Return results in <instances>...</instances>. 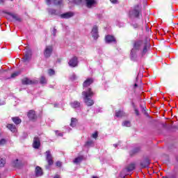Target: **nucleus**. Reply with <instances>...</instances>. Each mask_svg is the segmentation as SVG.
<instances>
[{
  "label": "nucleus",
  "mask_w": 178,
  "mask_h": 178,
  "mask_svg": "<svg viewBox=\"0 0 178 178\" xmlns=\"http://www.w3.org/2000/svg\"><path fill=\"white\" fill-rule=\"evenodd\" d=\"M31 51L30 50H27L26 51L25 56L23 58V61L24 62H29V60H30V59H31Z\"/></svg>",
  "instance_id": "ddd939ff"
},
{
  "label": "nucleus",
  "mask_w": 178,
  "mask_h": 178,
  "mask_svg": "<svg viewBox=\"0 0 178 178\" xmlns=\"http://www.w3.org/2000/svg\"><path fill=\"white\" fill-rule=\"evenodd\" d=\"M48 74L49 76H54L55 74V70H52V69H49L48 70Z\"/></svg>",
  "instance_id": "7c9ffc66"
},
{
  "label": "nucleus",
  "mask_w": 178,
  "mask_h": 178,
  "mask_svg": "<svg viewBox=\"0 0 178 178\" xmlns=\"http://www.w3.org/2000/svg\"><path fill=\"white\" fill-rule=\"evenodd\" d=\"M5 144H6V140L5 139L0 140V145H5Z\"/></svg>",
  "instance_id": "c9c22d12"
},
{
  "label": "nucleus",
  "mask_w": 178,
  "mask_h": 178,
  "mask_svg": "<svg viewBox=\"0 0 178 178\" xmlns=\"http://www.w3.org/2000/svg\"><path fill=\"white\" fill-rule=\"evenodd\" d=\"M47 5L49 6L51 3H54L55 5H58V6H62L63 5V1H46Z\"/></svg>",
  "instance_id": "dca6fc26"
},
{
  "label": "nucleus",
  "mask_w": 178,
  "mask_h": 178,
  "mask_svg": "<svg viewBox=\"0 0 178 178\" xmlns=\"http://www.w3.org/2000/svg\"><path fill=\"white\" fill-rule=\"evenodd\" d=\"M110 1H116V0H110Z\"/></svg>",
  "instance_id": "4d7b16f0"
},
{
  "label": "nucleus",
  "mask_w": 178,
  "mask_h": 178,
  "mask_svg": "<svg viewBox=\"0 0 178 178\" xmlns=\"http://www.w3.org/2000/svg\"><path fill=\"white\" fill-rule=\"evenodd\" d=\"M123 127H130L131 126V122L129 120H125L122 122Z\"/></svg>",
  "instance_id": "bb28decb"
},
{
  "label": "nucleus",
  "mask_w": 178,
  "mask_h": 178,
  "mask_svg": "<svg viewBox=\"0 0 178 178\" xmlns=\"http://www.w3.org/2000/svg\"><path fill=\"white\" fill-rule=\"evenodd\" d=\"M40 145H41V143L40 142V138L38 137H35L33 138V147L35 149H38L40 148Z\"/></svg>",
  "instance_id": "9d476101"
},
{
  "label": "nucleus",
  "mask_w": 178,
  "mask_h": 178,
  "mask_svg": "<svg viewBox=\"0 0 178 178\" xmlns=\"http://www.w3.org/2000/svg\"><path fill=\"white\" fill-rule=\"evenodd\" d=\"M113 145L115 148H117L119 146V143L113 144Z\"/></svg>",
  "instance_id": "de8ad7c7"
},
{
  "label": "nucleus",
  "mask_w": 178,
  "mask_h": 178,
  "mask_svg": "<svg viewBox=\"0 0 178 178\" xmlns=\"http://www.w3.org/2000/svg\"><path fill=\"white\" fill-rule=\"evenodd\" d=\"M92 138H97V137H98V133H94L92 134Z\"/></svg>",
  "instance_id": "79ce46f5"
},
{
  "label": "nucleus",
  "mask_w": 178,
  "mask_h": 178,
  "mask_svg": "<svg viewBox=\"0 0 178 178\" xmlns=\"http://www.w3.org/2000/svg\"><path fill=\"white\" fill-rule=\"evenodd\" d=\"M93 83L94 79L92 78L86 79L83 83V91H86L87 90H88L90 88L88 87H90V86H91V84H92Z\"/></svg>",
  "instance_id": "423d86ee"
},
{
  "label": "nucleus",
  "mask_w": 178,
  "mask_h": 178,
  "mask_svg": "<svg viewBox=\"0 0 178 178\" xmlns=\"http://www.w3.org/2000/svg\"><path fill=\"white\" fill-rule=\"evenodd\" d=\"M97 5V1H86V6L87 8H92Z\"/></svg>",
  "instance_id": "a211bd4d"
},
{
  "label": "nucleus",
  "mask_w": 178,
  "mask_h": 178,
  "mask_svg": "<svg viewBox=\"0 0 178 178\" xmlns=\"http://www.w3.org/2000/svg\"><path fill=\"white\" fill-rule=\"evenodd\" d=\"M17 76H19V72H16L11 74V79H15V77H17Z\"/></svg>",
  "instance_id": "f704fd0d"
},
{
  "label": "nucleus",
  "mask_w": 178,
  "mask_h": 178,
  "mask_svg": "<svg viewBox=\"0 0 178 178\" xmlns=\"http://www.w3.org/2000/svg\"><path fill=\"white\" fill-rule=\"evenodd\" d=\"M132 26L134 29H137V27H138V25L137 24H134Z\"/></svg>",
  "instance_id": "49530a36"
},
{
  "label": "nucleus",
  "mask_w": 178,
  "mask_h": 178,
  "mask_svg": "<svg viewBox=\"0 0 178 178\" xmlns=\"http://www.w3.org/2000/svg\"><path fill=\"white\" fill-rule=\"evenodd\" d=\"M163 178H168V177H163Z\"/></svg>",
  "instance_id": "6e6d98bb"
},
{
  "label": "nucleus",
  "mask_w": 178,
  "mask_h": 178,
  "mask_svg": "<svg viewBox=\"0 0 178 178\" xmlns=\"http://www.w3.org/2000/svg\"><path fill=\"white\" fill-rule=\"evenodd\" d=\"M84 157H83V156H79L78 157L75 158L73 160L74 163H75L76 165H79V163H80Z\"/></svg>",
  "instance_id": "412c9836"
},
{
  "label": "nucleus",
  "mask_w": 178,
  "mask_h": 178,
  "mask_svg": "<svg viewBox=\"0 0 178 178\" xmlns=\"http://www.w3.org/2000/svg\"><path fill=\"white\" fill-rule=\"evenodd\" d=\"M138 151H140V148H136V149L134 150V152H138Z\"/></svg>",
  "instance_id": "8fccbe9b"
},
{
  "label": "nucleus",
  "mask_w": 178,
  "mask_h": 178,
  "mask_svg": "<svg viewBox=\"0 0 178 178\" xmlns=\"http://www.w3.org/2000/svg\"><path fill=\"white\" fill-rule=\"evenodd\" d=\"M6 163V160L3 158H0V168H3Z\"/></svg>",
  "instance_id": "c85d7f7f"
},
{
  "label": "nucleus",
  "mask_w": 178,
  "mask_h": 178,
  "mask_svg": "<svg viewBox=\"0 0 178 178\" xmlns=\"http://www.w3.org/2000/svg\"><path fill=\"white\" fill-rule=\"evenodd\" d=\"M5 104H6L5 100L0 99V106H2V105H5Z\"/></svg>",
  "instance_id": "a19ab883"
},
{
  "label": "nucleus",
  "mask_w": 178,
  "mask_h": 178,
  "mask_svg": "<svg viewBox=\"0 0 178 178\" xmlns=\"http://www.w3.org/2000/svg\"><path fill=\"white\" fill-rule=\"evenodd\" d=\"M135 113L136 116H138L140 115V113L138 112V110L137 108H134Z\"/></svg>",
  "instance_id": "c03bdc74"
},
{
  "label": "nucleus",
  "mask_w": 178,
  "mask_h": 178,
  "mask_svg": "<svg viewBox=\"0 0 178 178\" xmlns=\"http://www.w3.org/2000/svg\"><path fill=\"white\" fill-rule=\"evenodd\" d=\"M68 65L70 67H77L79 66V58L77 57H72L68 62Z\"/></svg>",
  "instance_id": "0eeeda50"
},
{
  "label": "nucleus",
  "mask_w": 178,
  "mask_h": 178,
  "mask_svg": "<svg viewBox=\"0 0 178 178\" xmlns=\"http://www.w3.org/2000/svg\"><path fill=\"white\" fill-rule=\"evenodd\" d=\"M117 26H118V27H124V23L118 22V23L117 24Z\"/></svg>",
  "instance_id": "e433bc0d"
},
{
  "label": "nucleus",
  "mask_w": 178,
  "mask_h": 178,
  "mask_svg": "<svg viewBox=\"0 0 178 178\" xmlns=\"http://www.w3.org/2000/svg\"><path fill=\"white\" fill-rule=\"evenodd\" d=\"M7 128H8L12 131V133H16V131H17V129L16 128V126H15L13 124H7Z\"/></svg>",
  "instance_id": "6ab92c4d"
},
{
  "label": "nucleus",
  "mask_w": 178,
  "mask_h": 178,
  "mask_svg": "<svg viewBox=\"0 0 178 178\" xmlns=\"http://www.w3.org/2000/svg\"><path fill=\"white\" fill-rule=\"evenodd\" d=\"M111 5H118L119 3L118 1H111Z\"/></svg>",
  "instance_id": "58836bf2"
},
{
  "label": "nucleus",
  "mask_w": 178,
  "mask_h": 178,
  "mask_svg": "<svg viewBox=\"0 0 178 178\" xmlns=\"http://www.w3.org/2000/svg\"><path fill=\"white\" fill-rule=\"evenodd\" d=\"M136 168V164L131 163L128 165L121 172L120 176L122 178H124V176H127L129 175V172H132V170H134Z\"/></svg>",
  "instance_id": "20e7f679"
},
{
  "label": "nucleus",
  "mask_w": 178,
  "mask_h": 178,
  "mask_svg": "<svg viewBox=\"0 0 178 178\" xmlns=\"http://www.w3.org/2000/svg\"><path fill=\"white\" fill-rule=\"evenodd\" d=\"M28 117L29 119H31V120H34V119H35V118H37V115H35V111L31 110L28 113Z\"/></svg>",
  "instance_id": "f3484780"
},
{
  "label": "nucleus",
  "mask_w": 178,
  "mask_h": 178,
  "mask_svg": "<svg viewBox=\"0 0 178 178\" xmlns=\"http://www.w3.org/2000/svg\"><path fill=\"white\" fill-rule=\"evenodd\" d=\"M70 105H71L72 108H73L74 109H78V110L81 109V104H80L79 102L74 101L70 103Z\"/></svg>",
  "instance_id": "2eb2a0df"
},
{
  "label": "nucleus",
  "mask_w": 178,
  "mask_h": 178,
  "mask_svg": "<svg viewBox=\"0 0 178 178\" xmlns=\"http://www.w3.org/2000/svg\"><path fill=\"white\" fill-rule=\"evenodd\" d=\"M52 52H54V46L51 44L46 46L44 50V58H51Z\"/></svg>",
  "instance_id": "39448f33"
},
{
  "label": "nucleus",
  "mask_w": 178,
  "mask_h": 178,
  "mask_svg": "<svg viewBox=\"0 0 178 178\" xmlns=\"http://www.w3.org/2000/svg\"><path fill=\"white\" fill-rule=\"evenodd\" d=\"M52 35H54V37H55V35H56V29L55 28H54V29L52 31Z\"/></svg>",
  "instance_id": "37998d69"
},
{
  "label": "nucleus",
  "mask_w": 178,
  "mask_h": 178,
  "mask_svg": "<svg viewBox=\"0 0 178 178\" xmlns=\"http://www.w3.org/2000/svg\"><path fill=\"white\" fill-rule=\"evenodd\" d=\"M70 80H72V81H74V80H77V76L76 75V74H72L70 76Z\"/></svg>",
  "instance_id": "2f4dec72"
},
{
  "label": "nucleus",
  "mask_w": 178,
  "mask_h": 178,
  "mask_svg": "<svg viewBox=\"0 0 178 178\" xmlns=\"http://www.w3.org/2000/svg\"><path fill=\"white\" fill-rule=\"evenodd\" d=\"M91 35L93 38V40H98L99 35L98 34V26H94L92 31H91Z\"/></svg>",
  "instance_id": "6e6552de"
},
{
  "label": "nucleus",
  "mask_w": 178,
  "mask_h": 178,
  "mask_svg": "<svg viewBox=\"0 0 178 178\" xmlns=\"http://www.w3.org/2000/svg\"><path fill=\"white\" fill-rule=\"evenodd\" d=\"M10 17H12V19H13V20L15 22H22V19H20L17 15L11 14Z\"/></svg>",
  "instance_id": "a878e982"
},
{
  "label": "nucleus",
  "mask_w": 178,
  "mask_h": 178,
  "mask_svg": "<svg viewBox=\"0 0 178 178\" xmlns=\"http://www.w3.org/2000/svg\"><path fill=\"white\" fill-rule=\"evenodd\" d=\"M49 13L50 15H55V13H56V10L50 8V9H49Z\"/></svg>",
  "instance_id": "72a5a7b5"
},
{
  "label": "nucleus",
  "mask_w": 178,
  "mask_h": 178,
  "mask_svg": "<svg viewBox=\"0 0 178 178\" xmlns=\"http://www.w3.org/2000/svg\"><path fill=\"white\" fill-rule=\"evenodd\" d=\"M54 178H60V175H56Z\"/></svg>",
  "instance_id": "09e8293b"
},
{
  "label": "nucleus",
  "mask_w": 178,
  "mask_h": 178,
  "mask_svg": "<svg viewBox=\"0 0 178 178\" xmlns=\"http://www.w3.org/2000/svg\"><path fill=\"white\" fill-rule=\"evenodd\" d=\"M76 3H77L76 1H72L69 2V5H76Z\"/></svg>",
  "instance_id": "a18cd8bd"
},
{
  "label": "nucleus",
  "mask_w": 178,
  "mask_h": 178,
  "mask_svg": "<svg viewBox=\"0 0 178 178\" xmlns=\"http://www.w3.org/2000/svg\"><path fill=\"white\" fill-rule=\"evenodd\" d=\"M45 154H46V159L49 165H52L54 163V161L52 160V154H51V152L48 150L45 152Z\"/></svg>",
  "instance_id": "9b49d317"
},
{
  "label": "nucleus",
  "mask_w": 178,
  "mask_h": 178,
  "mask_svg": "<svg viewBox=\"0 0 178 178\" xmlns=\"http://www.w3.org/2000/svg\"><path fill=\"white\" fill-rule=\"evenodd\" d=\"M73 16H74V13L73 12H67L60 15L61 19H70Z\"/></svg>",
  "instance_id": "f8f14e48"
},
{
  "label": "nucleus",
  "mask_w": 178,
  "mask_h": 178,
  "mask_svg": "<svg viewBox=\"0 0 178 178\" xmlns=\"http://www.w3.org/2000/svg\"><path fill=\"white\" fill-rule=\"evenodd\" d=\"M149 165V160L148 159H145L140 163V165L142 166V168H148Z\"/></svg>",
  "instance_id": "4be33fe9"
},
{
  "label": "nucleus",
  "mask_w": 178,
  "mask_h": 178,
  "mask_svg": "<svg viewBox=\"0 0 178 178\" xmlns=\"http://www.w3.org/2000/svg\"><path fill=\"white\" fill-rule=\"evenodd\" d=\"M56 166H58V168H60V167L62 166V162H60V161H57V162L56 163Z\"/></svg>",
  "instance_id": "ea45409f"
},
{
  "label": "nucleus",
  "mask_w": 178,
  "mask_h": 178,
  "mask_svg": "<svg viewBox=\"0 0 178 178\" xmlns=\"http://www.w3.org/2000/svg\"><path fill=\"white\" fill-rule=\"evenodd\" d=\"M35 175L38 177H40V176H42V169H41L40 166H37L35 168Z\"/></svg>",
  "instance_id": "aec40b11"
},
{
  "label": "nucleus",
  "mask_w": 178,
  "mask_h": 178,
  "mask_svg": "<svg viewBox=\"0 0 178 178\" xmlns=\"http://www.w3.org/2000/svg\"><path fill=\"white\" fill-rule=\"evenodd\" d=\"M141 15V6L137 5L134 7L133 10L129 11V16L130 19H134V17H139Z\"/></svg>",
  "instance_id": "7ed1b4c3"
},
{
  "label": "nucleus",
  "mask_w": 178,
  "mask_h": 178,
  "mask_svg": "<svg viewBox=\"0 0 178 178\" xmlns=\"http://www.w3.org/2000/svg\"><path fill=\"white\" fill-rule=\"evenodd\" d=\"M105 40H106V44H116V39L115 38V37L111 35H107L105 37Z\"/></svg>",
  "instance_id": "1a4fd4ad"
},
{
  "label": "nucleus",
  "mask_w": 178,
  "mask_h": 178,
  "mask_svg": "<svg viewBox=\"0 0 178 178\" xmlns=\"http://www.w3.org/2000/svg\"><path fill=\"white\" fill-rule=\"evenodd\" d=\"M92 178H98L97 177H93Z\"/></svg>",
  "instance_id": "5fc2aeb1"
},
{
  "label": "nucleus",
  "mask_w": 178,
  "mask_h": 178,
  "mask_svg": "<svg viewBox=\"0 0 178 178\" xmlns=\"http://www.w3.org/2000/svg\"><path fill=\"white\" fill-rule=\"evenodd\" d=\"M12 120L15 124H20L22 123V120L19 117L13 118Z\"/></svg>",
  "instance_id": "5701e85b"
},
{
  "label": "nucleus",
  "mask_w": 178,
  "mask_h": 178,
  "mask_svg": "<svg viewBox=\"0 0 178 178\" xmlns=\"http://www.w3.org/2000/svg\"><path fill=\"white\" fill-rule=\"evenodd\" d=\"M136 87H138L137 83H135V84H134V88H136Z\"/></svg>",
  "instance_id": "3c124183"
},
{
  "label": "nucleus",
  "mask_w": 178,
  "mask_h": 178,
  "mask_svg": "<svg viewBox=\"0 0 178 178\" xmlns=\"http://www.w3.org/2000/svg\"><path fill=\"white\" fill-rule=\"evenodd\" d=\"M22 84H34V81L29 79L28 78H25L22 80Z\"/></svg>",
  "instance_id": "b1692460"
},
{
  "label": "nucleus",
  "mask_w": 178,
  "mask_h": 178,
  "mask_svg": "<svg viewBox=\"0 0 178 178\" xmlns=\"http://www.w3.org/2000/svg\"><path fill=\"white\" fill-rule=\"evenodd\" d=\"M92 144H94V142L92 140H88V142H86V146L91 147V145H92Z\"/></svg>",
  "instance_id": "473e14b6"
},
{
  "label": "nucleus",
  "mask_w": 178,
  "mask_h": 178,
  "mask_svg": "<svg viewBox=\"0 0 178 178\" xmlns=\"http://www.w3.org/2000/svg\"><path fill=\"white\" fill-rule=\"evenodd\" d=\"M13 166H15V168H20V166H22V163L19 162V159H16L13 162Z\"/></svg>",
  "instance_id": "cd10ccee"
},
{
  "label": "nucleus",
  "mask_w": 178,
  "mask_h": 178,
  "mask_svg": "<svg viewBox=\"0 0 178 178\" xmlns=\"http://www.w3.org/2000/svg\"><path fill=\"white\" fill-rule=\"evenodd\" d=\"M0 3H3V1H0Z\"/></svg>",
  "instance_id": "864d4df0"
},
{
  "label": "nucleus",
  "mask_w": 178,
  "mask_h": 178,
  "mask_svg": "<svg viewBox=\"0 0 178 178\" xmlns=\"http://www.w3.org/2000/svg\"><path fill=\"white\" fill-rule=\"evenodd\" d=\"M76 124H77V120L74 118H71V123L70 126H71V127H76Z\"/></svg>",
  "instance_id": "393cba45"
},
{
  "label": "nucleus",
  "mask_w": 178,
  "mask_h": 178,
  "mask_svg": "<svg viewBox=\"0 0 178 178\" xmlns=\"http://www.w3.org/2000/svg\"><path fill=\"white\" fill-rule=\"evenodd\" d=\"M115 118H124L127 116V114L122 110L116 111L115 113Z\"/></svg>",
  "instance_id": "4468645a"
},
{
  "label": "nucleus",
  "mask_w": 178,
  "mask_h": 178,
  "mask_svg": "<svg viewBox=\"0 0 178 178\" xmlns=\"http://www.w3.org/2000/svg\"><path fill=\"white\" fill-rule=\"evenodd\" d=\"M55 134L58 136V137H62L63 136L62 133L59 132V131H55Z\"/></svg>",
  "instance_id": "4c0bfd02"
},
{
  "label": "nucleus",
  "mask_w": 178,
  "mask_h": 178,
  "mask_svg": "<svg viewBox=\"0 0 178 178\" xmlns=\"http://www.w3.org/2000/svg\"><path fill=\"white\" fill-rule=\"evenodd\" d=\"M40 84H47V79L44 76H41L40 78Z\"/></svg>",
  "instance_id": "c756f323"
},
{
  "label": "nucleus",
  "mask_w": 178,
  "mask_h": 178,
  "mask_svg": "<svg viewBox=\"0 0 178 178\" xmlns=\"http://www.w3.org/2000/svg\"><path fill=\"white\" fill-rule=\"evenodd\" d=\"M82 97L83 98L84 103L87 106H92L94 105V100H92V97H94V92L89 88L86 90L82 92Z\"/></svg>",
  "instance_id": "f03ea898"
},
{
  "label": "nucleus",
  "mask_w": 178,
  "mask_h": 178,
  "mask_svg": "<svg viewBox=\"0 0 178 178\" xmlns=\"http://www.w3.org/2000/svg\"><path fill=\"white\" fill-rule=\"evenodd\" d=\"M149 49V43L145 40H139L135 42L134 47L131 51V60L137 62L138 59L143 58L147 54Z\"/></svg>",
  "instance_id": "f257e3e1"
},
{
  "label": "nucleus",
  "mask_w": 178,
  "mask_h": 178,
  "mask_svg": "<svg viewBox=\"0 0 178 178\" xmlns=\"http://www.w3.org/2000/svg\"><path fill=\"white\" fill-rule=\"evenodd\" d=\"M54 108H58V104H54Z\"/></svg>",
  "instance_id": "603ef678"
}]
</instances>
